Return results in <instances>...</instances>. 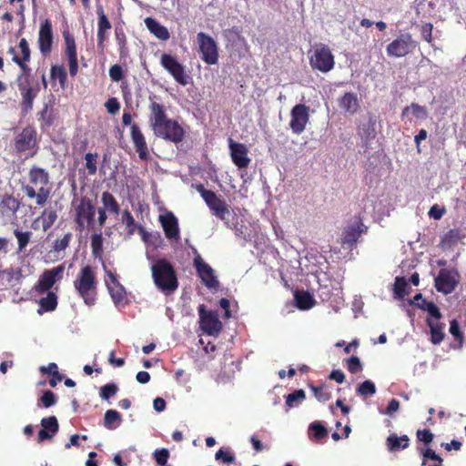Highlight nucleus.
Segmentation results:
<instances>
[{"label": "nucleus", "mask_w": 466, "mask_h": 466, "mask_svg": "<svg viewBox=\"0 0 466 466\" xmlns=\"http://www.w3.org/2000/svg\"><path fill=\"white\" fill-rule=\"evenodd\" d=\"M339 105L341 109L350 114H355L360 106L358 97L353 93H346L339 99Z\"/></svg>", "instance_id": "obj_34"}, {"label": "nucleus", "mask_w": 466, "mask_h": 466, "mask_svg": "<svg viewBox=\"0 0 466 466\" xmlns=\"http://www.w3.org/2000/svg\"><path fill=\"white\" fill-rule=\"evenodd\" d=\"M216 460H221L226 463H232L235 461V456L220 449L216 453Z\"/></svg>", "instance_id": "obj_64"}, {"label": "nucleus", "mask_w": 466, "mask_h": 466, "mask_svg": "<svg viewBox=\"0 0 466 466\" xmlns=\"http://www.w3.org/2000/svg\"><path fill=\"white\" fill-rule=\"evenodd\" d=\"M41 401L46 408H49L56 402V399L52 391L46 390L41 397Z\"/></svg>", "instance_id": "obj_58"}, {"label": "nucleus", "mask_w": 466, "mask_h": 466, "mask_svg": "<svg viewBox=\"0 0 466 466\" xmlns=\"http://www.w3.org/2000/svg\"><path fill=\"white\" fill-rule=\"evenodd\" d=\"M101 202L103 204V208L105 210L109 212L110 214L117 216L120 212V207L116 198L112 194L106 191L102 193Z\"/></svg>", "instance_id": "obj_36"}, {"label": "nucleus", "mask_w": 466, "mask_h": 466, "mask_svg": "<svg viewBox=\"0 0 466 466\" xmlns=\"http://www.w3.org/2000/svg\"><path fill=\"white\" fill-rule=\"evenodd\" d=\"M149 110V124L157 137L174 143L182 141L185 134L183 127L177 121L167 117L162 105L151 101Z\"/></svg>", "instance_id": "obj_1"}, {"label": "nucleus", "mask_w": 466, "mask_h": 466, "mask_svg": "<svg viewBox=\"0 0 466 466\" xmlns=\"http://www.w3.org/2000/svg\"><path fill=\"white\" fill-rule=\"evenodd\" d=\"M56 305V296L53 292H48L46 297L41 299L40 300V306L46 311L54 310Z\"/></svg>", "instance_id": "obj_48"}, {"label": "nucleus", "mask_w": 466, "mask_h": 466, "mask_svg": "<svg viewBox=\"0 0 466 466\" xmlns=\"http://www.w3.org/2000/svg\"><path fill=\"white\" fill-rule=\"evenodd\" d=\"M305 396V391L303 390H295L286 397V405L289 408L297 407L300 402L304 400Z\"/></svg>", "instance_id": "obj_41"}, {"label": "nucleus", "mask_w": 466, "mask_h": 466, "mask_svg": "<svg viewBox=\"0 0 466 466\" xmlns=\"http://www.w3.org/2000/svg\"><path fill=\"white\" fill-rule=\"evenodd\" d=\"M417 47V42L409 33L400 35L390 42L386 48L387 55L391 57H403L412 53Z\"/></svg>", "instance_id": "obj_6"}, {"label": "nucleus", "mask_w": 466, "mask_h": 466, "mask_svg": "<svg viewBox=\"0 0 466 466\" xmlns=\"http://www.w3.org/2000/svg\"><path fill=\"white\" fill-rule=\"evenodd\" d=\"M41 425L44 430H46L53 435H56L58 431V421L57 419L55 416H50L47 418H43L41 420Z\"/></svg>", "instance_id": "obj_46"}, {"label": "nucleus", "mask_w": 466, "mask_h": 466, "mask_svg": "<svg viewBox=\"0 0 466 466\" xmlns=\"http://www.w3.org/2000/svg\"><path fill=\"white\" fill-rule=\"evenodd\" d=\"M400 410V401L396 399L390 400L386 409H379V412L382 415L393 417Z\"/></svg>", "instance_id": "obj_50"}, {"label": "nucleus", "mask_w": 466, "mask_h": 466, "mask_svg": "<svg viewBox=\"0 0 466 466\" xmlns=\"http://www.w3.org/2000/svg\"><path fill=\"white\" fill-rule=\"evenodd\" d=\"M408 113H411L416 118L419 119H425L427 117V111L425 107L418 104H411L410 106H406L402 111V115L405 116Z\"/></svg>", "instance_id": "obj_43"}, {"label": "nucleus", "mask_w": 466, "mask_h": 466, "mask_svg": "<svg viewBox=\"0 0 466 466\" xmlns=\"http://www.w3.org/2000/svg\"><path fill=\"white\" fill-rule=\"evenodd\" d=\"M96 158L97 155L93 153H86L85 156L86 167L89 175H95L96 173Z\"/></svg>", "instance_id": "obj_51"}, {"label": "nucleus", "mask_w": 466, "mask_h": 466, "mask_svg": "<svg viewBox=\"0 0 466 466\" xmlns=\"http://www.w3.org/2000/svg\"><path fill=\"white\" fill-rule=\"evenodd\" d=\"M466 234L463 229L452 228L450 229L441 238V246L443 248H451L457 245L465 238Z\"/></svg>", "instance_id": "obj_30"}, {"label": "nucleus", "mask_w": 466, "mask_h": 466, "mask_svg": "<svg viewBox=\"0 0 466 466\" xmlns=\"http://www.w3.org/2000/svg\"><path fill=\"white\" fill-rule=\"evenodd\" d=\"M367 228L360 218H355L343 230L341 235V243L351 248L359 239L360 235L366 231Z\"/></svg>", "instance_id": "obj_15"}, {"label": "nucleus", "mask_w": 466, "mask_h": 466, "mask_svg": "<svg viewBox=\"0 0 466 466\" xmlns=\"http://www.w3.org/2000/svg\"><path fill=\"white\" fill-rule=\"evenodd\" d=\"M375 124L376 121L370 116L368 120L363 122L358 128V135L360 137L365 147L376 137Z\"/></svg>", "instance_id": "obj_28"}, {"label": "nucleus", "mask_w": 466, "mask_h": 466, "mask_svg": "<svg viewBox=\"0 0 466 466\" xmlns=\"http://www.w3.org/2000/svg\"><path fill=\"white\" fill-rule=\"evenodd\" d=\"M410 439L407 435L398 437L397 434H390L386 440V445L390 452L404 450L409 446Z\"/></svg>", "instance_id": "obj_33"}, {"label": "nucleus", "mask_w": 466, "mask_h": 466, "mask_svg": "<svg viewBox=\"0 0 466 466\" xmlns=\"http://www.w3.org/2000/svg\"><path fill=\"white\" fill-rule=\"evenodd\" d=\"M103 239L101 234H96L91 238V248L93 253L97 255L102 250Z\"/></svg>", "instance_id": "obj_57"}, {"label": "nucleus", "mask_w": 466, "mask_h": 466, "mask_svg": "<svg viewBox=\"0 0 466 466\" xmlns=\"http://www.w3.org/2000/svg\"><path fill=\"white\" fill-rule=\"evenodd\" d=\"M198 191L211 210L212 214L220 219H225L229 211L225 201L220 199L213 191L205 189L202 185L198 187Z\"/></svg>", "instance_id": "obj_9"}, {"label": "nucleus", "mask_w": 466, "mask_h": 466, "mask_svg": "<svg viewBox=\"0 0 466 466\" xmlns=\"http://www.w3.org/2000/svg\"><path fill=\"white\" fill-rule=\"evenodd\" d=\"M106 285L115 304H119L123 301L126 296V290L117 281L116 275L111 271L106 272Z\"/></svg>", "instance_id": "obj_20"}, {"label": "nucleus", "mask_w": 466, "mask_h": 466, "mask_svg": "<svg viewBox=\"0 0 466 466\" xmlns=\"http://www.w3.org/2000/svg\"><path fill=\"white\" fill-rule=\"evenodd\" d=\"M450 333L460 341V346H461L463 341V334L460 329V325L456 319H452L450 323Z\"/></svg>", "instance_id": "obj_53"}, {"label": "nucleus", "mask_w": 466, "mask_h": 466, "mask_svg": "<svg viewBox=\"0 0 466 466\" xmlns=\"http://www.w3.org/2000/svg\"><path fill=\"white\" fill-rule=\"evenodd\" d=\"M195 254L194 267L204 285L210 289H217L218 281L213 268L206 263L195 248H192Z\"/></svg>", "instance_id": "obj_10"}, {"label": "nucleus", "mask_w": 466, "mask_h": 466, "mask_svg": "<svg viewBox=\"0 0 466 466\" xmlns=\"http://www.w3.org/2000/svg\"><path fill=\"white\" fill-rule=\"evenodd\" d=\"M145 25L148 31L154 35L157 39L162 41H167L170 37V34L168 29L162 25L158 21L152 17H147L145 20Z\"/></svg>", "instance_id": "obj_27"}, {"label": "nucleus", "mask_w": 466, "mask_h": 466, "mask_svg": "<svg viewBox=\"0 0 466 466\" xmlns=\"http://www.w3.org/2000/svg\"><path fill=\"white\" fill-rule=\"evenodd\" d=\"M131 139L134 147L141 159H147L148 157L147 146L146 138L137 124L131 125Z\"/></svg>", "instance_id": "obj_21"}, {"label": "nucleus", "mask_w": 466, "mask_h": 466, "mask_svg": "<svg viewBox=\"0 0 466 466\" xmlns=\"http://www.w3.org/2000/svg\"><path fill=\"white\" fill-rule=\"evenodd\" d=\"M427 324L431 330V341L435 345L440 344L445 336L443 331L445 324L440 322V319H427Z\"/></svg>", "instance_id": "obj_29"}, {"label": "nucleus", "mask_w": 466, "mask_h": 466, "mask_svg": "<svg viewBox=\"0 0 466 466\" xmlns=\"http://www.w3.org/2000/svg\"><path fill=\"white\" fill-rule=\"evenodd\" d=\"M13 61L15 63H16L22 69V73L17 77V86H18L19 91L32 86L30 85L29 77H28V74L30 72L29 66L24 61H22L20 56H18L16 55L14 56Z\"/></svg>", "instance_id": "obj_31"}, {"label": "nucleus", "mask_w": 466, "mask_h": 466, "mask_svg": "<svg viewBox=\"0 0 466 466\" xmlns=\"http://www.w3.org/2000/svg\"><path fill=\"white\" fill-rule=\"evenodd\" d=\"M63 35L66 43V55L67 56L69 64V73L71 76H75L78 71V63L75 39L73 35H70L67 31H65L63 33Z\"/></svg>", "instance_id": "obj_19"}, {"label": "nucleus", "mask_w": 466, "mask_h": 466, "mask_svg": "<svg viewBox=\"0 0 466 466\" xmlns=\"http://www.w3.org/2000/svg\"><path fill=\"white\" fill-rule=\"evenodd\" d=\"M121 221L123 224L127 226V231L129 235H132L135 233L137 228H140L135 221L133 216L128 210H124L122 213Z\"/></svg>", "instance_id": "obj_44"}, {"label": "nucleus", "mask_w": 466, "mask_h": 466, "mask_svg": "<svg viewBox=\"0 0 466 466\" xmlns=\"http://www.w3.org/2000/svg\"><path fill=\"white\" fill-rule=\"evenodd\" d=\"M159 221L165 232L166 238L169 241H177L179 239L178 220L172 212H167L159 216Z\"/></svg>", "instance_id": "obj_18"}, {"label": "nucleus", "mask_w": 466, "mask_h": 466, "mask_svg": "<svg viewBox=\"0 0 466 466\" xmlns=\"http://www.w3.org/2000/svg\"><path fill=\"white\" fill-rule=\"evenodd\" d=\"M228 147L233 163L239 169L246 168L251 161L250 157H248V149L246 145L229 139Z\"/></svg>", "instance_id": "obj_16"}, {"label": "nucleus", "mask_w": 466, "mask_h": 466, "mask_svg": "<svg viewBox=\"0 0 466 466\" xmlns=\"http://www.w3.org/2000/svg\"><path fill=\"white\" fill-rule=\"evenodd\" d=\"M169 457V451L167 449L156 450L154 452V458L157 464L164 466L166 465Z\"/></svg>", "instance_id": "obj_56"}, {"label": "nucleus", "mask_w": 466, "mask_h": 466, "mask_svg": "<svg viewBox=\"0 0 466 466\" xmlns=\"http://www.w3.org/2000/svg\"><path fill=\"white\" fill-rule=\"evenodd\" d=\"M64 269L65 267L60 265L46 270L40 277L35 290L40 293L49 290L57 280L62 279Z\"/></svg>", "instance_id": "obj_17"}, {"label": "nucleus", "mask_w": 466, "mask_h": 466, "mask_svg": "<svg viewBox=\"0 0 466 466\" xmlns=\"http://www.w3.org/2000/svg\"><path fill=\"white\" fill-rule=\"evenodd\" d=\"M410 287L404 277H396L393 284L394 299H402L410 293Z\"/></svg>", "instance_id": "obj_35"}, {"label": "nucleus", "mask_w": 466, "mask_h": 466, "mask_svg": "<svg viewBox=\"0 0 466 466\" xmlns=\"http://www.w3.org/2000/svg\"><path fill=\"white\" fill-rule=\"evenodd\" d=\"M20 93L23 98L22 105L25 110L27 111L31 109L33 106V101L35 97L37 96L38 88L30 86L26 89L21 90Z\"/></svg>", "instance_id": "obj_38"}, {"label": "nucleus", "mask_w": 466, "mask_h": 466, "mask_svg": "<svg viewBox=\"0 0 466 466\" xmlns=\"http://www.w3.org/2000/svg\"><path fill=\"white\" fill-rule=\"evenodd\" d=\"M421 299V294H417L413 297L411 300H409V303L410 305H415L419 309L427 311L431 318L433 319H441V313L439 309V308L431 301H427L426 299H421V303L418 302L419 299Z\"/></svg>", "instance_id": "obj_26"}, {"label": "nucleus", "mask_w": 466, "mask_h": 466, "mask_svg": "<svg viewBox=\"0 0 466 466\" xmlns=\"http://www.w3.org/2000/svg\"><path fill=\"white\" fill-rule=\"evenodd\" d=\"M309 428L313 431L314 437L318 440L323 438L327 434L326 429L319 422L311 423Z\"/></svg>", "instance_id": "obj_60"}, {"label": "nucleus", "mask_w": 466, "mask_h": 466, "mask_svg": "<svg viewBox=\"0 0 466 466\" xmlns=\"http://www.w3.org/2000/svg\"><path fill=\"white\" fill-rule=\"evenodd\" d=\"M357 393L362 397H370L376 393V386L371 380H365L356 390Z\"/></svg>", "instance_id": "obj_42"}, {"label": "nucleus", "mask_w": 466, "mask_h": 466, "mask_svg": "<svg viewBox=\"0 0 466 466\" xmlns=\"http://www.w3.org/2000/svg\"><path fill=\"white\" fill-rule=\"evenodd\" d=\"M19 206V201L15 198L12 196H6L2 199L0 203V213L3 217L10 218L16 213Z\"/></svg>", "instance_id": "obj_32"}, {"label": "nucleus", "mask_w": 466, "mask_h": 466, "mask_svg": "<svg viewBox=\"0 0 466 466\" xmlns=\"http://www.w3.org/2000/svg\"><path fill=\"white\" fill-rule=\"evenodd\" d=\"M200 326L202 330L210 336H218L222 329V323L218 315L212 311H206L204 305L198 308Z\"/></svg>", "instance_id": "obj_13"}, {"label": "nucleus", "mask_w": 466, "mask_h": 466, "mask_svg": "<svg viewBox=\"0 0 466 466\" xmlns=\"http://www.w3.org/2000/svg\"><path fill=\"white\" fill-rule=\"evenodd\" d=\"M348 370L351 373H357L361 370V362L356 356H352L348 360Z\"/></svg>", "instance_id": "obj_59"}, {"label": "nucleus", "mask_w": 466, "mask_h": 466, "mask_svg": "<svg viewBox=\"0 0 466 466\" xmlns=\"http://www.w3.org/2000/svg\"><path fill=\"white\" fill-rule=\"evenodd\" d=\"M122 422L121 415L115 410H108L104 416V427L107 430H115L120 426Z\"/></svg>", "instance_id": "obj_37"}, {"label": "nucleus", "mask_w": 466, "mask_h": 466, "mask_svg": "<svg viewBox=\"0 0 466 466\" xmlns=\"http://www.w3.org/2000/svg\"><path fill=\"white\" fill-rule=\"evenodd\" d=\"M309 121V107L304 104L296 105L290 112L289 127L294 134H301Z\"/></svg>", "instance_id": "obj_12"}, {"label": "nucleus", "mask_w": 466, "mask_h": 466, "mask_svg": "<svg viewBox=\"0 0 466 466\" xmlns=\"http://www.w3.org/2000/svg\"><path fill=\"white\" fill-rule=\"evenodd\" d=\"M52 39V25L48 20H46L40 26L38 37L39 49L42 54L46 55L50 52Z\"/></svg>", "instance_id": "obj_24"}, {"label": "nucleus", "mask_w": 466, "mask_h": 466, "mask_svg": "<svg viewBox=\"0 0 466 466\" xmlns=\"http://www.w3.org/2000/svg\"><path fill=\"white\" fill-rule=\"evenodd\" d=\"M117 391V387L116 384L114 383H108V384H106L104 385L101 389H100V397L103 399V400H109L111 397H113Z\"/></svg>", "instance_id": "obj_52"}, {"label": "nucleus", "mask_w": 466, "mask_h": 466, "mask_svg": "<svg viewBox=\"0 0 466 466\" xmlns=\"http://www.w3.org/2000/svg\"><path fill=\"white\" fill-rule=\"evenodd\" d=\"M74 287L84 302L92 306L95 304L96 296V280L95 270L90 266H85L79 271L74 281Z\"/></svg>", "instance_id": "obj_4"}, {"label": "nucleus", "mask_w": 466, "mask_h": 466, "mask_svg": "<svg viewBox=\"0 0 466 466\" xmlns=\"http://www.w3.org/2000/svg\"><path fill=\"white\" fill-rule=\"evenodd\" d=\"M75 212V219L80 230L93 225L95 207L87 198L84 197L80 199Z\"/></svg>", "instance_id": "obj_11"}, {"label": "nucleus", "mask_w": 466, "mask_h": 466, "mask_svg": "<svg viewBox=\"0 0 466 466\" xmlns=\"http://www.w3.org/2000/svg\"><path fill=\"white\" fill-rule=\"evenodd\" d=\"M18 47L22 55L20 58L26 64V62L30 60V49L27 41L25 38H22L19 42Z\"/></svg>", "instance_id": "obj_55"}, {"label": "nucleus", "mask_w": 466, "mask_h": 466, "mask_svg": "<svg viewBox=\"0 0 466 466\" xmlns=\"http://www.w3.org/2000/svg\"><path fill=\"white\" fill-rule=\"evenodd\" d=\"M105 106H106L107 112L109 114H113V115L116 114V112H118V110L120 108V105H119L117 99L115 97L109 98L106 102Z\"/></svg>", "instance_id": "obj_63"}, {"label": "nucleus", "mask_w": 466, "mask_h": 466, "mask_svg": "<svg viewBox=\"0 0 466 466\" xmlns=\"http://www.w3.org/2000/svg\"><path fill=\"white\" fill-rule=\"evenodd\" d=\"M297 306L300 309H309L314 305V299L309 292H297L295 294Z\"/></svg>", "instance_id": "obj_39"}, {"label": "nucleus", "mask_w": 466, "mask_h": 466, "mask_svg": "<svg viewBox=\"0 0 466 466\" xmlns=\"http://www.w3.org/2000/svg\"><path fill=\"white\" fill-rule=\"evenodd\" d=\"M309 64L312 68L327 73L334 67L335 61L330 49L327 46L319 44L311 51Z\"/></svg>", "instance_id": "obj_5"}, {"label": "nucleus", "mask_w": 466, "mask_h": 466, "mask_svg": "<svg viewBox=\"0 0 466 466\" xmlns=\"http://www.w3.org/2000/svg\"><path fill=\"white\" fill-rule=\"evenodd\" d=\"M161 66L182 86L188 84V77L185 74L184 66L171 55L164 54L160 60Z\"/></svg>", "instance_id": "obj_14"}, {"label": "nucleus", "mask_w": 466, "mask_h": 466, "mask_svg": "<svg viewBox=\"0 0 466 466\" xmlns=\"http://www.w3.org/2000/svg\"><path fill=\"white\" fill-rule=\"evenodd\" d=\"M35 131L31 127L25 128L15 139V148L17 151L23 152L32 148L35 143Z\"/></svg>", "instance_id": "obj_25"}, {"label": "nucleus", "mask_w": 466, "mask_h": 466, "mask_svg": "<svg viewBox=\"0 0 466 466\" xmlns=\"http://www.w3.org/2000/svg\"><path fill=\"white\" fill-rule=\"evenodd\" d=\"M72 237H73L72 233L67 232L61 238L56 239L53 244L54 251H56L57 253L65 251L66 248L68 247V245L72 239Z\"/></svg>", "instance_id": "obj_47"}, {"label": "nucleus", "mask_w": 466, "mask_h": 466, "mask_svg": "<svg viewBox=\"0 0 466 466\" xmlns=\"http://www.w3.org/2000/svg\"><path fill=\"white\" fill-rule=\"evenodd\" d=\"M197 41L201 59L208 65L217 64L218 52L216 41L210 35L203 32L198 34Z\"/></svg>", "instance_id": "obj_7"}, {"label": "nucleus", "mask_w": 466, "mask_h": 466, "mask_svg": "<svg viewBox=\"0 0 466 466\" xmlns=\"http://www.w3.org/2000/svg\"><path fill=\"white\" fill-rule=\"evenodd\" d=\"M15 238L18 242V250L22 251L28 244L31 237V232H22L17 229L14 231Z\"/></svg>", "instance_id": "obj_49"}, {"label": "nucleus", "mask_w": 466, "mask_h": 466, "mask_svg": "<svg viewBox=\"0 0 466 466\" xmlns=\"http://www.w3.org/2000/svg\"><path fill=\"white\" fill-rule=\"evenodd\" d=\"M147 259L151 260L150 269L157 288L165 294L173 293L178 287L173 266L166 258L152 259L147 255Z\"/></svg>", "instance_id": "obj_3"}, {"label": "nucleus", "mask_w": 466, "mask_h": 466, "mask_svg": "<svg viewBox=\"0 0 466 466\" xmlns=\"http://www.w3.org/2000/svg\"><path fill=\"white\" fill-rule=\"evenodd\" d=\"M96 12L98 15L97 46L99 48L103 49L104 43L108 36V31L111 29V23L105 15L101 5L97 6Z\"/></svg>", "instance_id": "obj_23"}, {"label": "nucleus", "mask_w": 466, "mask_h": 466, "mask_svg": "<svg viewBox=\"0 0 466 466\" xmlns=\"http://www.w3.org/2000/svg\"><path fill=\"white\" fill-rule=\"evenodd\" d=\"M422 466H426L429 461H431L428 466H442V459L431 449L428 448L421 451Z\"/></svg>", "instance_id": "obj_40"}, {"label": "nucleus", "mask_w": 466, "mask_h": 466, "mask_svg": "<svg viewBox=\"0 0 466 466\" xmlns=\"http://www.w3.org/2000/svg\"><path fill=\"white\" fill-rule=\"evenodd\" d=\"M28 198L35 199L38 206H44L50 198L52 184L48 173L38 167H33L28 173V181L22 187Z\"/></svg>", "instance_id": "obj_2"}, {"label": "nucleus", "mask_w": 466, "mask_h": 466, "mask_svg": "<svg viewBox=\"0 0 466 466\" xmlns=\"http://www.w3.org/2000/svg\"><path fill=\"white\" fill-rule=\"evenodd\" d=\"M51 78L58 80L62 87L65 86L66 81V72L61 66H53L50 70Z\"/></svg>", "instance_id": "obj_45"}, {"label": "nucleus", "mask_w": 466, "mask_h": 466, "mask_svg": "<svg viewBox=\"0 0 466 466\" xmlns=\"http://www.w3.org/2000/svg\"><path fill=\"white\" fill-rule=\"evenodd\" d=\"M109 76L115 82H118L123 78L122 67L118 65H114L109 69Z\"/></svg>", "instance_id": "obj_62"}, {"label": "nucleus", "mask_w": 466, "mask_h": 466, "mask_svg": "<svg viewBox=\"0 0 466 466\" xmlns=\"http://www.w3.org/2000/svg\"><path fill=\"white\" fill-rule=\"evenodd\" d=\"M460 274L455 268H441L435 278V288L439 292L450 294L455 290Z\"/></svg>", "instance_id": "obj_8"}, {"label": "nucleus", "mask_w": 466, "mask_h": 466, "mask_svg": "<svg viewBox=\"0 0 466 466\" xmlns=\"http://www.w3.org/2000/svg\"><path fill=\"white\" fill-rule=\"evenodd\" d=\"M433 25L431 23H426L421 25L420 33L425 41L431 43L432 40Z\"/></svg>", "instance_id": "obj_61"}, {"label": "nucleus", "mask_w": 466, "mask_h": 466, "mask_svg": "<svg viewBox=\"0 0 466 466\" xmlns=\"http://www.w3.org/2000/svg\"><path fill=\"white\" fill-rule=\"evenodd\" d=\"M316 399L321 402H325L330 399V393L324 387H311Z\"/></svg>", "instance_id": "obj_54"}, {"label": "nucleus", "mask_w": 466, "mask_h": 466, "mask_svg": "<svg viewBox=\"0 0 466 466\" xmlns=\"http://www.w3.org/2000/svg\"><path fill=\"white\" fill-rule=\"evenodd\" d=\"M56 219V211L52 208H46L41 215L33 221L32 228L35 230L46 231L54 225Z\"/></svg>", "instance_id": "obj_22"}]
</instances>
